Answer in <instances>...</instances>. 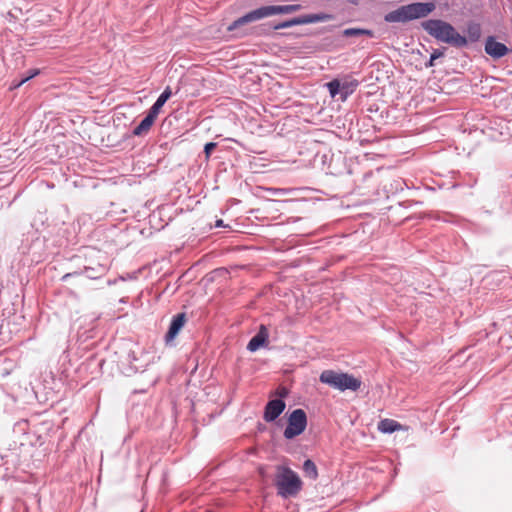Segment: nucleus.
I'll use <instances>...</instances> for the list:
<instances>
[{
	"mask_svg": "<svg viewBox=\"0 0 512 512\" xmlns=\"http://www.w3.org/2000/svg\"><path fill=\"white\" fill-rule=\"evenodd\" d=\"M421 25L430 36L440 42L456 48H462L468 44L467 38L458 33L450 23L444 20L429 19L422 22Z\"/></svg>",
	"mask_w": 512,
	"mask_h": 512,
	"instance_id": "f257e3e1",
	"label": "nucleus"
},
{
	"mask_svg": "<svg viewBox=\"0 0 512 512\" xmlns=\"http://www.w3.org/2000/svg\"><path fill=\"white\" fill-rule=\"evenodd\" d=\"M274 484L278 495L283 498L294 497L302 489V481L298 474L284 465L276 467Z\"/></svg>",
	"mask_w": 512,
	"mask_h": 512,
	"instance_id": "f03ea898",
	"label": "nucleus"
},
{
	"mask_svg": "<svg viewBox=\"0 0 512 512\" xmlns=\"http://www.w3.org/2000/svg\"><path fill=\"white\" fill-rule=\"evenodd\" d=\"M436 6L433 2H416L408 5H403L398 9L389 12L385 15L387 22H408L411 20L419 19L428 16L435 10Z\"/></svg>",
	"mask_w": 512,
	"mask_h": 512,
	"instance_id": "7ed1b4c3",
	"label": "nucleus"
},
{
	"mask_svg": "<svg viewBox=\"0 0 512 512\" xmlns=\"http://www.w3.org/2000/svg\"><path fill=\"white\" fill-rule=\"evenodd\" d=\"M301 9V5L299 4H290V5H270V6H262L258 9L248 12L244 16L235 20L229 27L228 30L232 31L242 26L244 24L260 20L265 17H269L277 14H289Z\"/></svg>",
	"mask_w": 512,
	"mask_h": 512,
	"instance_id": "20e7f679",
	"label": "nucleus"
},
{
	"mask_svg": "<svg viewBox=\"0 0 512 512\" xmlns=\"http://www.w3.org/2000/svg\"><path fill=\"white\" fill-rule=\"evenodd\" d=\"M320 382L330 387L345 391H357L361 387V380L348 373L337 372L334 370H324L319 377Z\"/></svg>",
	"mask_w": 512,
	"mask_h": 512,
	"instance_id": "39448f33",
	"label": "nucleus"
},
{
	"mask_svg": "<svg viewBox=\"0 0 512 512\" xmlns=\"http://www.w3.org/2000/svg\"><path fill=\"white\" fill-rule=\"evenodd\" d=\"M359 86V81L352 75H346L340 79L336 78L326 84L331 97L340 94L342 101H345L348 96L355 92Z\"/></svg>",
	"mask_w": 512,
	"mask_h": 512,
	"instance_id": "423d86ee",
	"label": "nucleus"
},
{
	"mask_svg": "<svg viewBox=\"0 0 512 512\" xmlns=\"http://www.w3.org/2000/svg\"><path fill=\"white\" fill-rule=\"evenodd\" d=\"M307 426V415L303 409H295L288 417V424L284 430L286 439H293L302 434Z\"/></svg>",
	"mask_w": 512,
	"mask_h": 512,
	"instance_id": "0eeeda50",
	"label": "nucleus"
},
{
	"mask_svg": "<svg viewBox=\"0 0 512 512\" xmlns=\"http://www.w3.org/2000/svg\"><path fill=\"white\" fill-rule=\"evenodd\" d=\"M107 272V266L103 263H97L95 266H85L82 272H72L67 273L62 277L63 281H66L68 278L73 276H78L80 274H85L89 279H98L105 275Z\"/></svg>",
	"mask_w": 512,
	"mask_h": 512,
	"instance_id": "6e6552de",
	"label": "nucleus"
},
{
	"mask_svg": "<svg viewBox=\"0 0 512 512\" xmlns=\"http://www.w3.org/2000/svg\"><path fill=\"white\" fill-rule=\"evenodd\" d=\"M485 52L494 59H499L507 55L509 48L500 42H497L493 36H489L485 42Z\"/></svg>",
	"mask_w": 512,
	"mask_h": 512,
	"instance_id": "1a4fd4ad",
	"label": "nucleus"
},
{
	"mask_svg": "<svg viewBox=\"0 0 512 512\" xmlns=\"http://www.w3.org/2000/svg\"><path fill=\"white\" fill-rule=\"evenodd\" d=\"M286 404L281 399L270 400L264 410V420L266 422L275 421L284 411Z\"/></svg>",
	"mask_w": 512,
	"mask_h": 512,
	"instance_id": "9d476101",
	"label": "nucleus"
},
{
	"mask_svg": "<svg viewBox=\"0 0 512 512\" xmlns=\"http://www.w3.org/2000/svg\"><path fill=\"white\" fill-rule=\"evenodd\" d=\"M186 322V314L179 313L172 318L169 329L165 335L166 343L171 342L179 333V331L183 328Z\"/></svg>",
	"mask_w": 512,
	"mask_h": 512,
	"instance_id": "9b49d317",
	"label": "nucleus"
},
{
	"mask_svg": "<svg viewBox=\"0 0 512 512\" xmlns=\"http://www.w3.org/2000/svg\"><path fill=\"white\" fill-rule=\"evenodd\" d=\"M268 337L269 333L266 326L261 325L257 334L250 339L247 345V349L250 352L257 351L261 346L267 343Z\"/></svg>",
	"mask_w": 512,
	"mask_h": 512,
	"instance_id": "f8f14e48",
	"label": "nucleus"
},
{
	"mask_svg": "<svg viewBox=\"0 0 512 512\" xmlns=\"http://www.w3.org/2000/svg\"><path fill=\"white\" fill-rule=\"evenodd\" d=\"M157 116L148 111V114L145 118L140 122L138 126H136L133 130L134 136H143L148 133L153 123L155 122Z\"/></svg>",
	"mask_w": 512,
	"mask_h": 512,
	"instance_id": "ddd939ff",
	"label": "nucleus"
},
{
	"mask_svg": "<svg viewBox=\"0 0 512 512\" xmlns=\"http://www.w3.org/2000/svg\"><path fill=\"white\" fill-rule=\"evenodd\" d=\"M172 91L169 86H167L164 91L161 93V95L158 97L156 102L152 105L150 108V112L154 114L155 116H158L161 108L164 106L166 101L171 97Z\"/></svg>",
	"mask_w": 512,
	"mask_h": 512,
	"instance_id": "4468645a",
	"label": "nucleus"
},
{
	"mask_svg": "<svg viewBox=\"0 0 512 512\" xmlns=\"http://www.w3.org/2000/svg\"><path fill=\"white\" fill-rule=\"evenodd\" d=\"M332 18V15L326 13L307 14L299 17L300 25L329 21Z\"/></svg>",
	"mask_w": 512,
	"mask_h": 512,
	"instance_id": "2eb2a0df",
	"label": "nucleus"
},
{
	"mask_svg": "<svg viewBox=\"0 0 512 512\" xmlns=\"http://www.w3.org/2000/svg\"><path fill=\"white\" fill-rule=\"evenodd\" d=\"M401 425L392 419H383L378 424V429L383 433H393L400 430Z\"/></svg>",
	"mask_w": 512,
	"mask_h": 512,
	"instance_id": "dca6fc26",
	"label": "nucleus"
},
{
	"mask_svg": "<svg viewBox=\"0 0 512 512\" xmlns=\"http://www.w3.org/2000/svg\"><path fill=\"white\" fill-rule=\"evenodd\" d=\"M343 36H345V37H354V36L374 37V32L370 29H364V28H347L343 31Z\"/></svg>",
	"mask_w": 512,
	"mask_h": 512,
	"instance_id": "f3484780",
	"label": "nucleus"
},
{
	"mask_svg": "<svg viewBox=\"0 0 512 512\" xmlns=\"http://www.w3.org/2000/svg\"><path fill=\"white\" fill-rule=\"evenodd\" d=\"M467 34L471 42H476L481 36V27L477 23H470L467 26Z\"/></svg>",
	"mask_w": 512,
	"mask_h": 512,
	"instance_id": "a211bd4d",
	"label": "nucleus"
},
{
	"mask_svg": "<svg viewBox=\"0 0 512 512\" xmlns=\"http://www.w3.org/2000/svg\"><path fill=\"white\" fill-rule=\"evenodd\" d=\"M303 470L305 474L311 479H316L318 477L317 467L315 463L310 459L305 460L303 464Z\"/></svg>",
	"mask_w": 512,
	"mask_h": 512,
	"instance_id": "6ab92c4d",
	"label": "nucleus"
},
{
	"mask_svg": "<svg viewBox=\"0 0 512 512\" xmlns=\"http://www.w3.org/2000/svg\"><path fill=\"white\" fill-rule=\"evenodd\" d=\"M295 25H300L299 17H296V18H293V19L281 22V23L275 25L274 29L275 30H279V29L289 28V27H292V26H295Z\"/></svg>",
	"mask_w": 512,
	"mask_h": 512,
	"instance_id": "aec40b11",
	"label": "nucleus"
},
{
	"mask_svg": "<svg viewBox=\"0 0 512 512\" xmlns=\"http://www.w3.org/2000/svg\"><path fill=\"white\" fill-rule=\"evenodd\" d=\"M444 55V51L440 50V49H435L431 55H430V60L429 62L426 64V67H432L434 66V61L440 57H442Z\"/></svg>",
	"mask_w": 512,
	"mask_h": 512,
	"instance_id": "412c9836",
	"label": "nucleus"
},
{
	"mask_svg": "<svg viewBox=\"0 0 512 512\" xmlns=\"http://www.w3.org/2000/svg\"><path fill=\"white\" fill-rule=\"evenodd\" d=\"M38 74H39V70L38 69H34L27 77L23 78L17 84H14L13 87L14 88L20 87L23 83H25L26 81L30 80L31 78L35 77Z\"/></svg>",
	"mask_w": 512,
	"mask_h": 512,
	"instance_id": "4be33fe9",
	"label": "nucleus"
},
{
	"mask_svg": "<svg viewBox=\"0 0 512 512\" xmlns=\"http://www.w3.org/2000/svg\"><path fill=\"white\" fill-rule=\"evenodd\" d=\"M217 144L214 142H208L204 146V153L206 155V158H209L212 151L216 148Z\"/></svg>",
	"mask_w": 512,
	"mask_h": 512,
	"instance_id": "5701e85b",
	"label": "nucleus"
},
{
	"mask_svg": "<svg viewBox=\"0 0 512 512\" xmlns=\"http://www.w3.org/2000/svg\"><path fill=\"white\" fill-rule=\"evenodd\" d=\"M215 226H216V227H222V226H224V224H223V220H221V219H220V220H217V221H216Z\"/></svg>",
	"mask_w": 512,
	"mask_h": 512,
	"instance_id": "b1692460",
	"label": "nucleus"
},
{
	"mask_svg": "<svg viewBox=\"0 0 512 512\" xmlns=\"http://www.w3.org/2000/svg\"><path fill=\"white\" fill-rule=\"evenodd\" d=\"M348 1L351 2V3H355V0H348Z\"/></svg>",
	"mask_w": 512,
	"mask_h": 512,
	"instance_id": "393cba45",
	"label": "nucleus"
}]
</instances>
